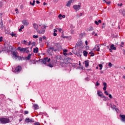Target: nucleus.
<instances>
[{
    "mask_svg": "<svg viewBox=\"0 0 125 125\" xmlns=\"http://www.w3.org/2000/svg\"><path fill=\"white\" fill-rule=\"evenodd\" d=\"M120 117L121 118V121L125 123V115H120Z\"/></svg>",
    "mask_w": 125,
    "mask_h": 125,
    "instance_id": "nucleus-15",
    "label": "nucleus"
},
{
    "mask_svg": "<svg viewBox=\"0 0 125 125\" xmlns=\"http://www.w3.org/2000/svg\"><path fill=\"white\" fill-rule=\"evenodd\" d=\"M63 55H64L65 56H66L67 55V53H63Z\"/></svg>",
    "mask_w": 125,
    "mask_h": 125,
    "instance_id": "nucleus-63",
    "label": "nucleus"
},
{
    "mask_svg": "<svg viewBox=\"0 0 125 125\" xmlns=\"http://www.w3.org/2000/svg\"><path fill=\"white\" fill-rule=\"evenodd\" d=\"M23 8H24V6L23 5H21V9H23Z\"/></svg>",
    "mask_w": 125,
    "mask_h": 125,
    "instance_id": "nucleus-51",
    "label": "nucleus"
},
{
    "mask_svg": "<svg viewBox=\"0 0 125 125\" xmlns=\"http://www.w3.org/2000/svg\"><path fill=\"white\" fill-rule=\"evenodd\" d=\"M2 39H3L2 37H0V42H1V41H2Z\"/></svg>",
    "mask_w": 125,
    "mask_h": 125,
    "instance_id": "nucleus-49",
    "label": "nucleus"
},
{
    "mask_svg": "<svg viewBox=\"0 0 125 125\" xmlns=\"http://www.w3.org/2000/svg\"><path fill=\"white\" fill-rule=\"evenodd\" d=\"M33 52L34 53H38V52H39V48L36 47L35 48H34Z\"/></svg>",
    "mask_w": 125,
    "mask_h": 125,
    "instance_id": "nucleus-17",
    "label": "nucleus"
},
{
    "mask_svg": "<svg viewBox=\"0 0 125 125\" xmlns=\"http://www.w3.org/2000/svg\"><path fill=\"white\" fill-rule=\"evenodd\" d=\"M67 49L63 50V53H66V52H67Z\"/></svg>",
    "mask_w": 125,
    "mask_h": 125,
    "instance_id": "nucleus-55",
    "label": "nucleus"
},
{
    "mask_svg": "<svg viewBox=\"0 0 125 125\" xmlns=\"http://www.w3.org/2000/svg\"><path fill=\"white\" fill-rule=\"evenodd\" d=\"M22 23L24 26H28V25H29V22H28V21L27 20L22 21Z\"/></svg>",
    "mask_w": 125,
    "mask_h": 125,
    "instance_id": "nucleus-10",
    "label": "nucleus"
},
{
    "mask_svg": "<svg viewBox=\"0 0 125 125\" xmlns=\"http://www.w3.org/2000/svg\"><path fill=\"white\" fill-rule=\"evenodd\" d=\"M105 2L107 4H110V3H111V2L110 1H107V2Z\"/></svg>",
    "mask_w": 125,
    "mask_h": 125,
    "instance_id": "nucleus-53",
    "label": "nucleus"
},
{
    "mask_svg": "<svg viewBox=\"0 0 125 125\" xmlns=\"http://www.w3.org/2000/svg\"><path fill=\"white\" fill-rule=\"evenodd\" d=\"M99 67H100V70H102V67H103V65L101 64H99Z\"/></svg>",
    "mask_w": 125,
    "mask_h": 125,
    "instance_id": "nucleus-32",
    "label": "nucleus"
},
{
    "mask_svg": "<svg viewBox=\"0 0 125 125\" xmlns=\"http://www.w3.org/2000/svg\"><path fill=\"white\" fill-rule=\"evenodd\" d=\"M62 17L63 18H66V16H65V15H62Z\"/></svg>",
    "mask_w": 125,
    "mask_h": 125,
    "instance_id": "nucleus-62",
    "label": "nucleus"
},
{
    "mask_svg": "<svg viewBox=\"0 0 125 125\" xmlns=\"http://www.w3.org/2000/svg\"><path fill=\"white\" fill-rule=\"evenodd\" d=\"M27 114H29V111L27 110L24 111V115H27Z\"/></svg>",
    "mask_w": 125,
    "mask_h": 125,
    "instance_id": "nucleus-40",
    "label": "nucleus"
},
{
    "mask_svg": "<svg viewBox=\"0 0 125 125\" xmlns=\"http://www.w3.org/2000/svg\"><path fill=\"white\" fill-rule=\"evenodd\" d=\"M73 8L76 10L77 11L80 10L81 9V3L79 5H74L73 6Z\"/></svg>",
    "mask_w": 125,
    "mask_h": 125,
    "instance_id": "nucleus-5",
    "label": "nucleus"
},
{
    "mask_svg": "<svg viewBox=\"0 0 125 125\" xmlns=\"http://www.w3.org/2000/svg\"><path fill=\"white\" fill-rule=\"evenodd\" d=\"M33 38H34V39H38V38H39V36H38V35H33Z\"/></svg>",
    "mask_w": 125,
    "mask_h": 125,
    "instance_id": "nucleus-34",
    "label": "nucleus"
},
{
    "mask_svg": "<svg viewBox=\"0 0 125 125\" xmlns=\"http://www.w3.org/2000/svg\"><path fill=\"white\" fill-rule=\"evenodd\" d=\"M25 122L28 124V123H34L33 119H30L29 118H26Z\"/></svg>",
    "mask_w": 125,
    "mask_h": 125,
    "instance_id": "nucleus-12",
    "label": "nucleus"
},
{
    "mask_svg": "<svg viewBox=\"0 0 125 125\" xmlns=\"http://www.w3.org/2000/svg\"><path fill=\"white\" fill-rule=\"evenodd\" d=\"M36 3H37V4H39L40 3V2L39 0H36Z\"/></svg>",
    "mask_w": 125,
    "mask_h": 125,
    "instance_id": "nucleus-60",
    "label": "nucleus"
},
{
    "mask_svg": "<svg viewBox=\"0 0 125 125\" xmlns=\"http://www.w3.org/2000/svg\"><path fill=\"white\" fill-rule=\"evenodd\" d=\"M26 48H27V49L26 50V51H25V52H26V53H29V47H26Z\"/></svg>",
    "mask_w": 125,
    "mask_h": 125,
    "instance_id": "nucleus-38",
    "label": "nucleus"
},
{
    "mask_svg": "<svg viewBox=\"0 0 125 125\" xmlns=\"http://www.w3.org/2000/svg\"><path fill=\"white\" fill-rule=\"evenodd\" d=\"M73 2H74V1L73 0H69L66 4V6H67V7H70V5H71V4L73 3Z\"/></svg>",
    "mask_w": 125,
    "mask_h": 125,
    "instance_id": "nucleus-11",
    "label": "nucleus"
},
{
    "mask_svg": "<svg viewBox=\"0 0 125 125\" xmlns=\"http://www.w3.org/2000/svg\"><path fill=\"white\" fill-rule=\"evenodd\" d=\"M97 47V49H96L97 51H100V47H99V45H98Z\"/></svg>",
    "mask_w": 125,
    "mask_h": 125,
    "instance_id": "nucleus-31",
    "label": "nucleus"
},
{
    "mask_svg": "<svg viewBox=\"0 0 125 125\" xmlns=\"http://www.w3.org/2000/svg\"><path fill=\"white\" fill-rule=\"evenodd\" d=\"M108 66H109V67H112V63L109 62L108 63Z\"/></svg>",
    "mask_w": 125,
    "mask_h": 125,
    "instance_id": "nucleus-45",
    "label": "nucleus"
},
{
    "mask_svg": "<svg viewBox=\"0 0 125 125\" xmlns=\"http://www.w3.org/2000/svg\"><path fill=\"white\" fill-rule=\"evenodd\" d=\"M123 78L124 79V80H125V75H123Z\"/></svg>",
    "mask_w": 125,
    "mask_h": 125,
    "instance_id": "nucleus-64",
    "label": "nucleus"
},
{
    "mask_svg": "<svg viewBox=\"0 0 125 125\" xmlns=\"http://www.w3.org/2000/svg\"><path fill=\"white\" fill-rule=\"evenodd\" d=\"M82 46V42H79L77 43V44L75 46Z\"/></svg>",
    "mask_w": 125,
    "mask_h": 125,
    "instance_id": "nucleus-25",
    "label": "nucleus"
},
{
    "mask_svg": "<svg viewBox=\"0 0 125 125\" xmlns=\"http://www.w3.org/2000/svg\"><path fill=\"white\" fill-rule=\"evenodd\" d=\"M98 95L100 97H103L104 98H105L106 97L103 95V93L101 91H98Z\"/></svg>",
    "mask_w": 125,
    "mask_h": 125,
    "instance_id": "nucleus-8",
    "label": "nucleus"
},
{
    "mask_svg": "<svg viewBox=\"0 0 125 125\" xmlns=\"http://www.w3.org/2000/svg\"><path fill=\"white\" fill-rule=\"evenodd\" d=\"M99 83H98V81H97V82H96V85L97 86H98V85H99Z\"/></svg>",
    "mask_w": 125,
    "mask_h": 125,
    "instance_id": "nucleus-46",
    "label": "nucleus"
},
{
    "mask_svg": "<svg viewBox=\"0 0 125 125\" xmlns=\"http://www.w3.org/2000/svg\"><path fill=\"white\" fill-rule=\"evenodd\" d=\"M84 63H85V67H86V68H87V67L89 66V61L88 60L85 61Z\"/></svg>",
    "mask_w": 125,
    "mask_h": 125,
    "instance_id": "nucleus-14",
    "label": "nucleus"
},
{
    "mask_svg": "<svg viewBox=\"0 0 125 125\" xmlns=\"http://www.w3.org/2000/svg\"><path fill=\"white\" fill-rule=\"evenodd\" d=\"M111 108L113 109V110H115L116 108V106L115 105L111 104Z\"/></svg>",
    "mask_w": 125,
    "mask_h": 125,
    "instance_id": "nucleus-24",
    "label": "nucleus"
},
{
    "mask_svg": "<svg viewBox=\"0 0 125 125\" xmlns=\"http://www.w3.org/2000/svg\"><path fill=\"white\" fill-rule=\"evenodd\" d=\"M0 122L1 124H8L9 123V119L5 118H0Z\"/></svg>",
    "mask_w": 125,
    "mask_h": 125,
    "instance_id": "nucleus-3",
    "label": "nucleus"
},
{
    "mask_svg": "<svg viewBox=\"0 0 125 125\" xmlns=\"http://www.w3.org/2000/svg\"><path fill=\"white\" fill-rule=\"evenodd\" d=\"M24 28V25H21V29H23Z\"/></svg>",
    "mask_w": 125,
    "mask_h": 125,
    "instance_id": "nucleus-59",
    "label": "nucleus"
},
{
    "mask_svg": "<svg viewBox=\"0 0 125 125\" xmlns=\"http://www.w3.org/2000/svg\"><path fill=\"white\" fill-rule=\"evenodd\" d=\"M61 17H62V14H60L58 16V18H59V19H62Z\"/></svg>",
    "mask_w": 125,
    "mask_h": 125,
    "instance_id": "nucleus-39",
    "label": "nucleus"
},
{
    "mask_svg": "<svg viewBox=\"0 0 125 125\" xmlns=\"http://www.w3.org/2000/svg\"><path fill=\"white\" fill-rule=\"evenodd\" d=\"M110 48L111 49H112V50H116V47H115V45L114 44H112L110 46Z\"/></svg>",
    "mask_w": 125,
    "mask_h": 125,
    "instance_id": "nucleus-20",
    "label": "nucleus"
},
{
    "mask_svg": "<svg viewBox=\"0 0 125 125\" xmlns=\"http://www.w3.org/2000/svg\"><path fill=\"white\" fill-rule=\"evenodd\" d=\"M53 36H54V37H56V36H57V34L56 33H55V32H54V33H53Z\"/></svg>",
    "mask_w": 125,
    "mask_h": 125,
    "instance_id": "nucleus-47",
    "label": "nucleus"
},
{
    "mask_svg": "<svg viewBox=\"0 0 125 125\" xmlns=\"http://www.w3.org/2000/svg\"><path fill=\"white\" fill-rule=\"evenodd\" d=\"M115 110L116 111V112H117V113H119V112L120 111L118 108H115Z\"/></svg>",
    "mask_w": 125,
    "mask_h": 125,
    "instance_id": "nucleus-41",
    "label": "nucleus"
},
{
    "mask_svg": "<svg viewBox=\"0 0 125 125\" xmlns=\"http://www.w3.org/2000/svg\"><path fill=\"white\" fill-rule=\"evenodd\" d=\"M46 59H48V57L44 58L42 60V63L43 64H46Z\"/></svg>",
    "mask_w": 125,
    "mask_h": 125,
    "instance_id": "nucleus-16",
    "label": "nucleus"
},
{
    "mask_svg": "<svg viewBox=\"0 0 125 125\" xmlns=\"http://www.w3.org/2000/svg\"><path fill=\"white\" fill-rule=\"evenodd\" d=\"M31 56H32V55H31V54H28V56L26 57L27 60H30V59H31Z\"/></svg>",
    "mask_w": 125,
    "mask_h": 125,
    "instance_id": "nucleus-26",
    "label": "nucleus"
},
{
    "mask_svg": "<svg viewBox=\"0 0 125 125\" xmlns=\"http://www.w3.org/2000/svg\"><path fill=\"white\" fill-rule=\"evenodd\" d=\"M33 107H34V110H39L40 109V106L37 104H34Z\"/></svg>",
    "mask_w": 125,
    "mask_h": 125,
    "instance_id": "nucleus-13",
    "label": "nucleus"
},
{
    "mask_svg": "<svg viewBox=\"0 0 125 125\" xmlns=\"http://www.w3.org/2000/svg\"><path fill=\"white\" fill-rule=\"evenodd\" d=\"M118 6H123V3L118 4Z\"/></svg>",
    "mask_w": 125,
    "mask_h": 125,
    "instance_id": "nucleus-50",
    "label": "nucleus"
},
{
    "mask_svg": "<svg viewBox=\"0 0 125 125\" xmlns=\"http://www.w3.org/2000/svg\"><path fill=\"white\" fill-rule=\"evenodd\" d=\"M32 46H36V42H32Z\"/></svg>",
    "mask_w": 125,
    "mask_h": 125,
    "instance_id": "nucleus-36",
    "label": "nucleus"
},
{
    "mask_svg": "<svg viewBox=\"0 0 125 125\" xmlns=\"http://www.w3.org/2000/svg\"><path fill=\"white\" fill-rule=\"evenodd\" d=\"M33 25L34 28L36 30L37 32H38V30H39V28H40L39 27V25H38L37 23H33Z\"/></svg>",
    "mask_w": 125,
    "mask_h": 125,
    "instance_id": "nucleus-9",
    "label": "nucleus"
},
{
    "mask_svg": "<svg viewBox=\"0 0 125 125\" xmlns=\"http://www.w3.org/2000/svg\"><path fill=\"white\" fill-rule=\"evenodd\" d=\"M15 71L17 73L22 71V67H21L20 65H18L16 68Z\"/></svg>",
    "mask_w": 125,
    "mask_h": 125,
    "instance_id": "nucleus-7",
    "label": "nucleus"
},
{
    "mask_svg": "<svg viewBox=\"0 0 125 125\" xmlns=\"http://www.w3.org/2000/svg\"><path fill=\"white\" fill-rule=\"evenodd\" d=\"M55 48V51L61 50L62 46L59 43H54Z\"/></svg>",
    "mask_w": 125,
    "mask_h": 125,
    "instance_id": "nucleus-2",
    "label": "nucleus"
},
{
    "mask_svg": "<svg viewBox=\"0 0 125 125\" xmlns=\"http://www.w3.org/2000/svg\"><path fill=\"white\" fill-rule=\"evenodd\" d=\"M0 28H1L2 29L3 28V23H2V21L0 22Z\"/></svg>",
    "mask_w": 125,
    "mask_h": 125,
    "instance_id": "nucleus-28",
    "label": "nucleus"
},
{
    "mask_svg": "<svg viewBox=\"0 0 125 125\" xmlns=\"http://www.w3.org/2000/svg\"><path fill=\"white\" fill-rule=\"evenodd\" d=\"M59 32H60V33H61V32H62V28H57Z\"/></svg>",
    "mask_w": 125,
    "mask_h": 125,
    "instance_id": "nucleus-43",
    "label": "nucleus"
},
{
    "mask_svg": "<svg viewBox=\"0 0 125 125\" xmlns=\"http://www.w3.org/2000/svg\"><path fill=\"white\" fill-rule=\"evenodd\" d=\"M105 26H106V23H103V26H102V29H104V28H105Z\"/></svg>",
    "mask_w": 125,
    "mask_h": 125,
    "instance_id": "nucleus-33",
    "label": "nucleus"
},
{
    "mask_svg": "<svg viewBox=\"0 0 125 125\" xmlns=\"http://www.w3.org/2000/svg\"><path fill=\"white\" fill-rule=\"evenodd\" d=\"M80 15H79V14H77V15H76V17H77V18H79V17H80Z\"/></svg>",
    "mask_w": 125,
    "mask_h": 125,
    "instance_id": "nucleus-54",
    "label": "nucleus"
},
{
    "mask_svg": "<svg viewBox=\"0 0 125 125\" xmlns=\"http://www.w3.org/2000/svg\"><path fill=\"white\" fill-rule=\"evenodd\" d=\"M48 66L50 68H52L53 67V65L51 63H49V64H48Z\"/></svg>",
    "mask_w": 125,
    "mask_h": 125,
    "instance_id": "nucleus-37",
    "label": "nucleus"
},
{
    "mask_svg": "<svg viewBox=\"0 0 125 125\" xmlns=\"http://www.w3.org/2000/svg\"><path fill=\"white\" fill-rule=\"evenodd\" d=\"M46 62H50V58L48 59H48H46Z\"/></svg>",
    "mask_w": 125,
    "mask_h": 125,
    "instance_id": "nucleus-42",
    "label": "nucleus"
},
{
    "mask_svg": "<svg viewBox=\"0 0 125 125\" xmlns=\"http://www.w3.org/2000/svg\"><path fill=\"white\" fill-rule=\"evenodd\" d=\"M83 54L85 57H86V56H87V54H88V52H87L86 51H83Z\"/></svg>",
    "mask_w": 125,
    "mask_h": 125,
    "instance_id": "nucleus-21",
    "label": "nucleus"
},
{
    "mask_svg": "<svg viewBox=\"0 0 125 125\" xmlns=\"http://www.w3.org/2000/svg\"><path fill=\"white\" fill-rule=\"evenodd\" d=\"M9 48L10 49V50H13V47H12V46L11 45H9Z\"/></svg>",
    "mask_w": 125,
    "mask_h": 125,
    "instance_id": "nucleus-30",
    "label": "nucleus"
},
{
    "mask_svg": "<svg viewBox=\"0 0 125 125\" xmlns=\"http://www.w3.org/2000/svg\"><path fill=\"white\" fill-rule=\"evenodd\" d=\"M31 43H32V42L30 41H29L28 42V45H31Z\"/></svg>",
    "mask_w": 125,
    "mask_h": 125,
    "instance_id": "nucleus-61",
    "label": "nucleus"
},
{
    "mask_svg": "<svg viewBox=\"0 0 125 125\" xmlns=\"http://www.w3.org/2000/svg\"><path fill=\"white\" fill-rule=\"evenodd\" d=\"M89 54H90L91 57L94 56V53H93L92 51L90 52L89 53Z\"/></svg>",
    "mask_w": 125,
    "mask_h": 125,
    "instance_id": "nucleus-29",
    "label": "nucleus"
},
{
    "mask_svg": "<svg viewBox=\"0 0 125 125\" xmlns=\"http://www.w3.org/2000/svg\"><path fill=\"white\" fill-rule=\"evenodd\" d=\"M54 33H57V30L54 29Z\"/></svg>",
    "mask_w": 125,
    "mask_h": 125,
    "instance_id": "nucleus-56",
    "label": "nucleus"
},
{
    "mask_svg": "<svg viewBox=\"0 0 125 125\" xmlns=\"http://www.w3.org/2000/svg\"><path fill=\"white\" fill-rule=\"evenodd\" d=\"M42 39L43 40H46V37L45 36H43Z\"/></svg>",
    "mask_w": 125,
    "mask_h": 125,
    "instance_id": "nucleus-58",
    "label": "nucleus"
},
{
    "mask_svg": "<svg viewBox=\"0 0 125 125\" xmlns=\"http://www.w3.org/2000/svg\"><path fill=\"white\" fill-rule=\"evenodd\" d=\"M13 56H14L15 58H16L17 57V54H16V52H13Z\"/></svg>",
    "mask_w": 125,
    "mask_h": 125,
    "instance_id": "nucleus-27",
    "label": "nucleus"
},
{
    "mask_svg": "<svg viewBox=\"0 0 125 125\" xmlns=\"http://www.w3.org/2000/svg\"><path fill=\"white\" fill-rule=\"evenodd\" d=\"M56 60H58L60 59V58H59V57L58 56H57V57H56Z\"/></svg>",
    "mask_w": 125,
    "mask_h": 125,
    "instance_id": "nucleus-57",
    "label": "nucleus"
},
{
    "mask_svg": "<svg viewBox=\"0 0 125 125\" xmlns=\"http://www.w3.org/2000/svg\"><path fill=\"white\" fill-rule=\"evenodd\" d=\"M102 22V21L100 20H99L98 21H95V24H96L97 25H99V23L100 24Z\"/></svg>",
    "mask_w": 125,
    "mask_h": 125,
    "instance_id": "nucleus-19",
    "label": "nucleus"
},
{
    "mask_svg": "<svg viewBox=\"0 0 125 125\" xmlns=\"http://www.w3.org/2000/svg\"><path fill=\"white\" fill-rule=\"evenodd\" d=\"M108 96L110 99H112V98H113V96H112V95L111 94H109Z\"/></svg>",
    "mask_w": 125,
    "mask_h": 125,
    "instance_id": "nucleus-44",
    "label": "nucleus"
},
{
    "mask_svg": "<svg viewBox=\"0 0 125 125\" xmlns=\"http://www.w3.org/2000/svg\"><path fill=\"white\" fill-rule=\"evenodd\" d=\"M104 88L103 89L104 91V93L106 94V95H109V93H108V91H106V89H107V83L106 82H104L103 83Z\"/></svg>",
    "mask_w": 125,
    "mask_h": 125,
    "instance_id": "nucleus-4",
    "label": "nucleus"
},
{
    "mask_svg": "<svg viewBox=\"0 0 125 125\" xmlns=\"http://www.w3.org/2000/svg\"><path fill=\"white\" fill-rule=\"evenodd\" d=\"M49 50H52V51H55V48H54V47H50L48 49V51H49Z\"/></svg>",
    "mask_w": 125,
    "mask_h": 125,
    "instance_id": "nucleus-18",
    "label": "nucleus"
},
{
    "mask_svg": "<svg viewBox=\"0 0 125 125\" xmlns=\"http://www.w3.org/2000/svg\"><path fill=\"white\" fill-rule=\"evenodd\" d=\"M10 35L12 37H15V38H17V35L15 33H14L13 32H12Z\"/></svg>",
    "mask_w": 125,
    "mask_h": 125,
    "instance_id": "nucleus-22",
    "label": "nucleus"
},
{
    "mask_svg": "<svg viewBox=\"0 0 125 125\" xmlns=\"http://www.w3.org/2000/svg\"><path fill=\"white\" fill-rule=\"evenodd\" d=\"M2 6V2L0 1V7H1Z\"/></svg>",
    "mask_w": 125,
    "mask_h": 125,
    "instance_id": "nucleus-52",
    "label": "nucleus"
},
{
    "mask_svg": "<svg viewBox=\"0 0 125 125\" xmlns=\"http://www.w3.org/2000/svg\"><path fill=\"white\" fill-rule=\"evenodd\" d=\"M88 31H93V27L92 26H91L89 29H88Z\"/></svg>",
    "mask_w": 125,
    "mask_h": 125,
    "instance_id": "nucleus-35",
    "label": "nucleus"
},
{
    "mask_svg": "<svg viewBox=\"0 0 125 125\" xmlns=\"http://www.w3.org/2000/svg\"><path fill=\"white\" fill-rule=\"evenodd\" d=\"M39 30H37V33L38 34H40L41 35H43L44 33H45V29H46L47 27L45 25H39Z\"/></svg>",
    "mask_w": 125,
    "mask_h": 125,
    "instance_id": "nucleus-1",
    "label": "nucleus"
},
{
    "mask_svg": "<svg viewBox=\"0 0 125 125\" xmlns=\"http://www.w3.org/2000/svg\"><path fill=\"white\" fill-rule=\"evenodd\" d=\"M17 50H20V51H21V52L25 53V52H26V50H27V48H21V47L19 46L18 47Z\"/></svg>",
    "mask_w": 125,
    "mask_h": 125,
    "instance_id": "nucleus-6",
    "label": "nucleus"
},
{
    "mask_svg": "<svg viewBox=\"0 0 125 125\" xmlns=\"http://www.w3.org/2000/svg\"><path fill=\"white\" fill-rule=\"evenodd\" d=\"M39 41H40V42H42V37H40L39 38Z\"/></svg>",
    "mask_w": 125,
    "mask_h": 125,
    "instance_id": "nucleus-48",
    "label": "nucleus"
},
{
    "mask_svg": "<svg viewBox=\"0 0 125 125\" xmlns=\"http://www.w3.org/2000/svg\"><path fill=\"white\" fill-rule=\"evenodd\" d=\"M36 3V0H34L33 1V3H32V2H30V4H31V5H32L33 6H34V5H35V3Z\"/></svg>",
    "mask_w": 125,
    "mask_h": 125,
    "instance_id": "nucleus-23",
    "label": "nucleus"
}]
</instances>
